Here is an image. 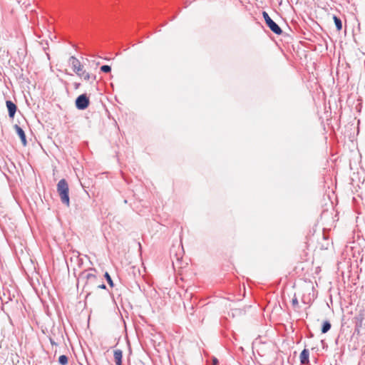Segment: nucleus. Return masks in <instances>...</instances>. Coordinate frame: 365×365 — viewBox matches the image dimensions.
<instances>
[{
    "label": "nucleus",
    "mask_w": 365,
    "mask_h": 365,
    "mask_svg": "<svg viewBox=\"0 0 365 365\" xmlns=\"http://www.w3.org/2000/svg\"><path fill=\"white\" fill-rule=\"evenodd\" d=\"M96 269L91 268L81 272L78 277V284L81 282L83 284V291L86 293V297L91 293V289L97 284L98 277L95 273Z\"/></svg>",
    "instance_id": "f257e3e1"
},
{
    "label": "nucleus",
    "mask_w": 365,
    "mask_h": 365,
    "mask_svg": "<svg viewBox=\"0 0 365 365\" xmlns=\"http://www.w3.org/2000/svg\"><path fill=\"white\" fill-rule=\"evenodd\" d=\"M69 62L72 66L73 71L80 77L83 78L86 81H88L91 76L86 71H83V66L81 64L80 61L72 56L69 58Z\"/></svg>",
    "instance_id": "f03ea898"
},
{
    "label": "nucleus",
    "mask_w": 365,
    "mask_h": 365,
    "mask_svg": "<svg viewBox=\"0 0 365 365\" xmlns=\"http://www.w3.org/2000/svg\"><path fill=\"white\" fill-rule=\"evenodd\" d=\"M57 192L62 203L68 207L70 205L68 184H57Z\"/></svg>",
    "instance_id": "7ed1b4c3"
},
{
    "label": "nucleus",
    "mask_w": 365,
    "mask_h": 365,
    "mask_svg": "<svg viewBox=\"0 0 365 365\" xmlns=\"http://www.w3.org/2000/svg\"><path fill=\"white\" fill-rule=\"evenodd\" d=\"M90 105V99L86 93L79 95L75 101V106L79 110H86Z\"/></svg>",
    "instance_id": "20e7f679"
},
{
    "label": "nucleus",
    "mask_w": 365,
    "mask_h": 365,
    "mask_svg": "<svg viewBox=\"0 0 365 365\" xmlns=\"http://www.w3.org/2000/svg\"><path fill=\"white\" fill-rule=\"evenodd\" d=\"M365 319V310L361 309L359 313L354 317L353 320L355 324V332L359 333L360 329L362 327V323Z\"/></svg>",
    "instance_id": "39448f33"
},
{
    "label": "nucleus",
    "mask_w": 365,
    "mask_h": 365,
    "mask_svg": "<svg viewBox=\"0 0 365 365\" xmlns=\"http://www.w3.org/2000/svg\"><path fill=\"white\" fill-rule=\"evenodd\" d=\"M6 106L8 110V115L10 118H14L17 111V106L11 100L6 101Z\"/></svg>",
    "instance_id": "423d86ee"
},
{
    "label": "nucleus",
    "mask_w": 365,
    "mask_h": 365,
    "mask_svg": "<svg viewBox=\"0 0 365 365\" xmlns=\"http://www.w3.org/2000/svg\"><path fill=\"white\" fill-rule=\"evenodd\" d=\"M266 26L276 35H281L283 33L281 27L272 19Z\"/></svg>",
    "instance_id": "0eeeda50"
},
{
    "label": "nucleus",
    "mask_w": 365,
    "mask_h": 365,
    "mask_svg": "<svg viewBox=\"0 0 365 365\" xmlns=\"http://www.w3.org/2000/svg\"><path fill=\"white\" fill-rule=\"evenodd\" d=\"M14 128L16 130V134L19 135V138L21 139L22 145L24 146H26L27 145V140H26V136L24 130L17 124H15L14 125Z\"/></svg>",
    "instance_id": "6e6552de"
},
{
    "label": "nucleus",
    "mask_w": 365,
    "mask_h": 365,
    "mask_svg": "<svg viewBox=\"0 0 365 365\" xmlns=\"http://www.w3.org/2000/svg\"><path fill=\"white\" fill-rule=\"evenodd\" d=\"M302 364L306 365L309 363V351L307 349H304L299 356Z\"/></svg>",
    "instance_id": "1a4fd4ad"
},
{
    "label": "nucleus",
    "mask_w": 365,
    "mask_h": 365,
    "mask_svg": "<svg viewBox=\"0 0 365 365\" xmlns=\"http://www.w3.org/2000/svg\"><path fill=\"white\" fill-rule=\"evenodd\" d=\"M113 356L115 365H122L123 351L120 349L114 350Z\"/></svg>",
    "instance_id": "9d476101"
},
{
    "label": "nucleus",
    "mask_w": 365,
    "mask_h": 365,
    "mask_svg": "<svg viewBox=\"0 0 365 365\" xmlns=\"http://www.w3.org/2000/svg\"><path fill=\"white\" fill-rule=\"evenodd\" d=\"M332 19L334 20L336 31H340L343 27L341 19L336 15H333Z\"/></svg>",
    "instance_id": "9b49d317"
},
{
    "label": "nucleus",
    "mask_w": 365,
    "mask_h": 365,
    "mask_svg": "<svg viewBox=\"0 0 365 365\" xmlns=\"http://www.w3.org/2000/svg\"><path fill=\"white\" fill-rule=\"evenodd\" d=\"M331 327V324L330 322L328 320L324 321L322 326V329H321L322 333L325 334V333L328 332L330 330Z\"/></svg>",
    "instance_id": "f8f14e48"
},
{
    "label": "nucleus",
    "mask_w": 365,
    "mask_h": 365,
    "mask_svg": "<svg viewBox=\"0 0 365 365\" xmlns=\"http://www.w3.org/2000/svg\"><path fill=\"white\" fill-rule=\"evenodd\" d=\"M68 362V358L66 355H61L58 358V363L61 365H67Z\"/></svg>",
    "instance_id": "ddd939ff"
},
{
    "label": "nucleus",
    "mask_w": 365,
    "mask_h": 365,
    "mask_svg": "<svg viewBox=\"0 0 365 365\" xmlns=\"http://www.w3.org/2000/svg\"><path fill=\"white\" fill-rule=\"evenodd\" d=\"M104 277L106 279V281H107L108 284H109V286L110 287H114V283H113V281L110 275L108 274V272H106L105 273Z\"/></svg>",
    "instance_id": "4468645a"
},
{
    "label": "nucleus",
    "mask_w": 365,
    "mask_h": 365,
    "mask_svg": "<svg viewBox=\"0 0 365 365\" xmlns=\"http://www.w3.org/2000/svg\"><path fill=\"white\" fill-rule=\"evenodd\" d=\"M100 70L103 73H108L111 71V66L109 65H103L101 66Z\"/></svg>",
    "instance_id": "2eb2a0df"
},
{
    "label": "nucleus",
    "mask_w": 365,
    "mask_h": 365,
    "mask_svg": "<svg viewBox=\"0 0 365 365\" xmlns=\"http://www.w3.org/2000/svg\"><path fill=\"white\" fill-rule=\"evenodd\" d=\"M262 16L266 24L272 20L267 11H262Z\"/></svg>",
    "instance_id": "dca6fc26"
},
{
    "label": "nucleus",
    "mask_w": 365,
    "mask_h": 365,
    "mask_svg": "<svg viewBox=\"0 0 365 365\" xmlns=\"http://www.w3.org/2000/svg\"><path fill=\"white\" fill-rule=\"evenodd\" d=\"M292 304L294 307H297L299 306V302L297 297L294 295V298L292 300Z\"/></svg>",
    "instance_id": "f3484780"
},
{
    "label": "nucleus",
    "mask_w": 365,
    "mask_h": 365,
    "mask_svg": "<svg viewBox=\"0 0 365 365\" xmlns=\"http://www.w3.org/2000/svg\"><path fill=\"white\" fill-rule=\"evenodd\" d=\"M219 363L218 359L215 357H213L212 359V365H217Z\"/></svg>",
    "instance_id": "a211bd4d"
},
{
    "label": "nucleus",
    "mask_w": 365,
    "mask_h": 365,
    "mask_svg": "<svg viewBox=\"0 0 365 365\" xmlns=\"http://www.w3.org/2000/svg\"><path fill=\"white\" fill-rule=\"evenodd\" d=\"M97 287L99 289H106V285L105 284L102 283L101 284L97 285Z\"/></svg>",
    "instance_id": "6ab92c4d"
},
{
    "label": "nucleus",
    "mask_w": 365,
    "mask_h": 365,
    "mask_svg": "<svg viewBox=\"0 0 365 365\" xmlns=\"http://www.w3.org/2000/svg\"><path fill=\"white\" fill-rule=\"evenodd\" d=\"M49 341L52 346H57V343L51 337L49 338Z\"/></svg>",
    "instance_id": "aec40b11"
},
{
    "label": "nucleus",
    "mask_w": 365,
    "mask_h": 365,
    "mask_svg": "<svg viewBox=\"0 0 365 365\" xmlns=\"http://www.w3.org/2000/svg\"><path fill=\"white\" fill-rule=\"evenodd\" d=\"M81 86V83H73V87L75 89H78Z\"/></svg>",
    "instance_id": "412c9836"
},
{
    "label": "nucleus",
    "mask_w": 365,
    "mask_h": 365,
    "mask_svg": "<svg viewBox=\"0 0 365 365\" xmlns=\"http://www.w3.org/2000/svg\"><path fill=\"white\" fill-rule=\"evenodd\" d=\"M58 182H66V180L65 179H61L58 181Z\"/></svg>",
    "instance_id": "4be33fe9"
},
{
    "label": "nucleus",
    "mask_w": 365,
    "mask_h": 365,
    "mask_svg": "<svg viewBox=\"0 0 365 365\" xmlns=\"http://www.w3.org/2000/svg\"><path fill=\"white\" fill-rule=\"evenodd\" d=\"M81 187H82L83 188L86 187V186H84V185H83V183H81Z\"/></svg>",
    "instance_id": "5701e85b"
}]
</instances>
